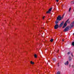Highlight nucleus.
I'll return each instance as SVG.
<instances>
[{
  "label": "nucleus",
  "mask_w": 74,
  "mask_h": 74,
  "mask_svg": "<svg viewBox=\"0 0 74 74\" xmlns=\"http://www.w3.org/2000/svg\"><path fill=\"white\" fill-rule=\"evenodd\" d=\"M62 20V17L60 16H59L57 18V21H56V24H58V21H61Z\"/></svg>",
  "instance_id": "nucleus-1"
},
{
  "label": "nucleus",
  "mask_w": 74,
  "mask_h": 74,
  "mask_svg": "<svg viewBox=\"0 0 74 74\" xmlns=\"http://www.w3.org/2000/svg\"><path fill=\"white\" fill-rule=\"evenodd\" d=\"M64 24V21H63L60 24V26H59V27H62V26H63V25Z\"/></svg>",
  "instance_id": "nucleus-2"
},
{
  "label": "nucleus",
  "mask_w": 74,
  "mask_h": 74,
  "mask_svg": "<svg viewBox=\"0 0 74 74\" xmlns=\"http://www.w3.org/2000/svg\"><path fill=\"white\" fill-rule=\"evenodd\" d=\"M59 27V25L57 24L56 25L54 26V29H57Z\"/></svg>",
  "instance_id": "nucleus-3"
},
{
  "label": "nucleus",
  "mask_w": 74,
  "mask_h": 74,
  "mask_svg": "<svg viewBox=\"0 0 74 74\" xmlns=\"http://www.w3.org/2000/svg\"><path fill=\"white\" fill-rule=\"evenodd\" d=\"M69 27H66L65 28V29L64 30V32H67V31H68V30H69Z\"/></svg>",
  "instance_id": "nucleus-4"
},
{
  "label": "nucleus",
  "mask_w": 74,
  "mask_h": 74,
  "mask_svg": "<svg viewBox=\"0 0 74 74\" xmlns=\"http://www.w3.org/2000/svg\"><path fill=\"white\" fill-rule=\"evenodd\" d=\"M70 25L71 27H73L74 26V21H73L71 23Z\"/></svg>",
  "instance_id": "nucleus-5"
},
{
  "label": "nucleus",
  "mask_w": 74,
  "mask_h": 74,
  "mask_svg": "<svg viewBox=\"0 0 74 74\" xmlns=\"http://www.w3.org/2000/svg\"><path fill=\"white\" fill-rule=\"evenodd\" d=\"M67 25L66 23L65 22L64 23V26L62 28H64L66 26V25Z\"/></svg>",
  "instance_id": "nucleus-6"
},
{
  "label": "nucleus",
  "mask_w": 74,
  "mask_h": 74,
  "mask_svg": "<svg viewBox=\"0 0 74 74\" xmlns=\"http://www.w3.org/2000/svg\"><path fill=\"white\" fill-rule=\"evenodd\" d=\"M69 61H71V57H70V56H69Z\"/></svg>",
  "instance_id": "nucleus-7"
},
{
  "label": "nucleus",
  "mask_w": 74,
  "mask_h": 74,
  "mask_svg": "<svg viewBox=\"0 0 74 74\" xmlns=\"http://www.w3.org/2000/svg\"><path fill=\"white\" fill-rule=\"evenodd\" d=\"M65 65H68L69 64V61H67L66 62L64 63Z\"/></svg>",
  "instance_id": "nucleus-8"
},
{
  "label": "nucleus",
  "mask_w": 74,
  "mask_h": 74,
  "mask_svg": "<svg viewBox=\"0 0 74 74\" xmlns=\"http://www.w3.org/2000/svg\"><path fill=\"white\" fill-rule=\"evenodd\" d=\"M65 22L66 23H70V21H69V19H68Z\"/></svg>",
  "instance_id": "nucleus-9"
},
{
  "label": "nucleus",
  "mask_w": 74,
  "mask_h": 74,
  "mask_svg": "<svg viewBox=\"0 0 74 74\" xmlns=\"http://www.w3.org/2000/svg\"><path fill=\"white\" fill-rule=\"evenodd\" d=\"M71 4H74V1H73L71 2Z\"/></svg>",
  "instance_id": "nucleus-10"
},
{
  "label": "nucleus",
  "mask_w": 74,
  "mask_h": 74,
  "mask_svg": "<svg viewBox=\"0 0 74 74\" xmlns=\"http://www.w3.org/2000/svg\"><path fill=\"white\" fill-rule=\"evenodd\" d=\"M46 14H51V12L49 10L46 12Z\"/></svg>",
  "instance_id": "nucleus-11"
},
{
  "label": "nucleus",
  "mask_w": 74,
  "mask_h": 74,
  "mask_svg": "<svg viewBox=\"0 0 74 74\" xmlns=\"http://www.w3.org/2000/svg\"><path fill=\"white\" fill-rule=\"evenodd\" d=\"M52 8H50L49 9V11L50 12H51V11H52Z\"/></svg>",
  "instance_id": "nucleus-12"
},
{
  "label": "nucleus",
  "mask_w": 74,
  "mask_h": 74,
  "mask_svg": "<svg viewBox=\"0 0 74 74\" xmlns=\"http://www.w3.org/2000/svg\"><path fill=\"white\" fill-rule=\"evenodd\" d=\"M31 64H34V63L33 62H32V61H31Z\"/></svg>",
  "instance_id": "nucleus-13"
},
{
  "label": "nucleus",
  "mask_w": 74,
  "mask_h": 74,
  "mask_svg": "<svg viewBox=\"0 0 74 74\" xmlns=\"http://www.w3.org/2000/svg\"><path fill=\"white\" fill-rule=\"evenodd\" d=\"M34 56L35 58H37V55H36V54L34 55Z\"/></svg>",
  "instance_id": "nucleus-14"
},
{
  "label": "nucleus",
  "mask_w": 74,
  "mask_h": 74,
  "mask_svg": "<svg viewBox=\"0 0 74 74\" xmlns=\"http://www.w3.org/2000/svg\"><path fill=\"white\" fill-rule=\"evenodd\" d=\"M53 39H51L50 40V41H51V42H53Z\"/></svg>",
  "instance_id": "nucleus-15"
},
{
  "label": "nucleus",
  "mask_w": 74,
  "mask_h": 74,
  "mask_svg": "<svg viewBox=\"0 0 74 74\" xmlns=\"http://www.w3.org/2000/svg\"><path fill=\"white\" fill-rule=\"evenodd\" d=\"M71 8H70L69 10V12H70V11H71Z\"/></svg>",
  "instance_id": "nucleus-16"
},
{
  "label": "nucleus",
  "mask_w": 74,
  "mask_h": 74,
  "mask_svg": "<svg viewBox=\"0 0 74 74\" xmlns=\"http://www.w3.org/2000/svg\"><path fill=\"white\" fill-rule=\"evenodd\" d=\"M57 74H60V73L59 71L57 73Z\"/></svg>",
  "instance_id": "nucleus-17"
},
{
  "label": "nucleus",
  "mask_w": 74,
  "mask_h": 74,
  "mask_svg": "<svg viewBox=\"0 0 74 74\" xmlns=\"http://www.w3.org/2000/svg\"><path fill=\"white\" fill-rule=\"evenodd\" d=\"M72 45H73V46H74V42H72Z\"/></svg>",
  "instance_id": "nucleus-18"
},
{
  "label": "nucleus",
  "mask_w": 74,
  "mask_h": 74,
  "mask_svg": "<svg viewBox=\"0 0 74 74\" xmlns=\"http://www.w3.org/2000/svg\"><path fill=\"white\" fill-rule=\"evenodd\" d=\"M53 61H56V59H53Z\"/></svg>",
  "instance_id": "nucleus-19"
},
{
  "label": "nucleus",
  "mask_w": 74,
  "mask_h": 74,
  "mask_svg": "<svg viewBox=\"0 0 74 74\" xmlns=\"http://www.w3.org/2000/svg\"><path fill=\"white\" fill-rule=\"evenodd\" d=\"M56 1L57 2H58V1H59V0H56Z\"/></svg>",
  "instance_id": "nucleus-20"
},
{
  "label": "nucleus",
  "mask_w": 74,
  "mask_h": 74,
  "mask_svg": "<svg viewBox=\"0 0 74 74\" xmlns=\"http://www.w3.org/2000/svg\"><path fill=\"white\" fill-rule=\"evenodd\" d=\"M69 54H70V52H68V55H69Z\"/></svg>",
  "instance_id": "nucleus-21"
},
{
  "label": "nucleus",
  "mask_w": 74,
  "mask_h": 74,
  "mask_svg": "<svg viewBox=\"0 0 74 74\" xmlns=\"http://www.w3.org/2000/svg\"><path fill=\"white\" fill-rule=\"evenodd\" d=\"M44 18H45V16H44V17L43 18V19H44Z\"/></svg>",
  "instance_id": "nucleus-22"
},
{
  "label": "nucleus",
  "mask_w": 74,
  "mask_h": 74,
  "mask_svg": "<svg viewBox=\"0 0 74 74\" xmlns=\"http://www.w3.org/2000/svg\"><path fill=\"white\" fill-rule=\"evenodd\" d=\"M72 67H74V65H72Z\"/></svg>",
  "instance_id": "nucleus-23"
},
{
  "label": "nucleus",
  "mask_w": 74,
  "mask_h": 74,
  "mask_svg": "<svg viewBox=\"0 0 74 74\" xmlns=\"http://www.w3.org/2000/svg\"><path fill=\"white\" fill-rule=\"evenodd\" d=\"M62 41H64V39H62Z\"/></svg>",
  "instance_id": "nucleus-24"
},
{
  "label": "nucleus",
  "mask_w": 74,
  "mask_h": 74,
  "mask_svg": "<svg viewBox=\"0 0 74 74\" xmlns=\"http://www.w3.org/2000/svg\"><path fill=\"white\" fill-rule=\"evenodd\" d=\"M71 56H73V54H71Z\"/></svg>",
  "instance_id": "nucleus-25"
},
{
  "label": "nucleus",
  "mask_w": 74,
  "mask_h": 74,
  "mask_svg": "<svg viewBox=\"0 0 74 74\" xmlns=\"http://www.w3.org/2000/svg\"><path fill=\"white\" fill-rule=\"evenodd\" d=\"M63 18V16H62V18Z\"/></svg>",
  "instance_id": "nucleus-26"
},
{
  "label": "nucleus",
  "mask_w": 74,
  "mask_h": 74,
  "mask_svg": "<svg viewBox=\"0 0 74 74\" xmlns=\"http://www.w3.org/2000/svg\"><path fill=\"white\" fill-rule=\"evenodd\" d=\"M73 11L74 12V9L73 10Z\"/></svg>",
  "instance_id": "nucleus-27"
},
{
  "label": "nucleus",
  "mask_w": 74,
  "mask_h": 74,
  "mask_svg": "<svg viewBox=\"0 0 74 74\" xmlns=\"http://www.w3.org/2000/svg\"><path fill=\"white\" fill-rule=\"evenodd\" d=\"M59 51V50H58V51Z\"/></svg>",
  "instance_id": "nucleus-28"
},
{
  "label": "nucleus",
  "mask_w": 74,
  "mask_h": 74,
  "mask_svg": "<svg viewBox=\"0 0 74 74\" xmlns=\"http://www.w3.org/2000/svg\"><path fill=\"white\" fill-rule=\"evenodd\" d=\"M64 15H63V16H64Z\"/></svg>",
  "instance_id": "nucleus-29"
},
{
  "label": "nucleus",
  "mask_w": 74,
  "mask_h": 74,
  "mask_svg": "<svg viewBox=\"0 0 74 74\" xmlns=\"http://www.w3.org/2000/svg\"><path fill=\"white\" fill-rule=\"evenodd\" d=\"M43 29H44V28H43Z\"/></svg>",
  "instance_id": "nucleus-30"
}]
</instances>
